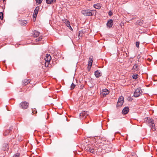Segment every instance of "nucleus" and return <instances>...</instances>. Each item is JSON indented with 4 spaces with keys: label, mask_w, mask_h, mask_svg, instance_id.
<instances>
[{
    "label": "nucleus",
    "mask_w": 157,
    "mask_h": 157,
    "mask_svg": "<svg viewBox=\"0 0 157 157\" xmlns=\"http://www.w3.org/2000/svg\"><path fill=\"white\" fill-rule=\"evenodd\" d=\"M94 7L97 9H99L101 7V4L99 3H97L96 4H94Z\"/></svg>",
    "instance_id": "22"
},
{
    "label": "nucleus",
    "mask_w": 157,
    "mask_h": 157,
    "mask_svg": "<svg viewBox=\"0 0 157 157\" xmlns=\"http://www.w3.org/2000/svg\"><path fill=\"white\" fill-rule=\"evenodd\" d=\"M0 18L1 20H2L3 18V14L2 12L0 13Z\"/></svg>",
    "instance_id": "29"
},
{
    "label": "nucleus",
    "mask_w": 157,
    "mask_h": 157,
    "mask_svg": "<svg viewBox=\"0 0 157 157\" xmlns=\"http://www.w3.org/2000/svg\"><path fill=\"white\" fill-rule=\"evenodd\" d=\"M45 62H50L51 60V57L50 54H47L45 56Z\"/></svg>",
    "instance_id": "10"
},
{
    "label": "nucleus",
    "mask_w": 157,
    "mask_h": 157,
    "mask_svg": "<svg viewBox=\"0 0 157 157\" xmlns=\"http://www.w3.org/2000/svg\"><path fill=\"white\" fill-rule=\"evenodd\" d=\"M144 21L141 19L138 20L135 23V25L137 26H142L144 24Z\"/></svg>",
    "instance_id": "9"
},
{
    "label": "nucleus",
    "mask_w": 157,
    "mask_h": 157,
    "mask_svg": "<svg viewBox=\"0 0 157 157\" xmlns=\"http://www.w3.org/2000/svg\"><path fill=\"white\" fill-rule=\"evenodd\" d=\"M87 150L89 151L90 152L93 153L94 152V150L92 147H88L87 149Z\"/></svg>",
    "instance_id": "21"
},
{
    "label": "nucleus",
    "mask_w": 157,
    "mask_h": 157,
    "mask_svg": "<svg viewBox=\"0 0 157 157\" xmlns=\"http://www.w3.org/2000/svg\"><path fill=\"white\" fill-rule=\"evenodd\" d=\"M40 8L39 6L36 7L35 9L33 14V21H35L36 20V18L37 16V15L38 13V11L39 10Z\"/></svg>",
    "instance_id": "5"
},
{
    "label": "nucleus",
    "mask_w": 157,
    "mask_h": 157,
    "mask_svg": "<svg viewBox=\"0 0 157 157\" xmlns=\"http://www.w3.org/2000/svg\"><path fill=\"white\" fill-rule=\"evenodd\" d=\"M33 36H34V37H37L39 36V35L40 34V33L38 31H36V30H34L33 32Z\"/></svg>",
    "instance_id": "17"
},
{
    "label": "nucleus",
    "mask_w": 157,
    "mask_h": 157,
    "mask_svg": "<svg viewBox=\"0 0 157 157\" xmlns=\"http://www.w3.org/2000/svg\"><path fill=\"white\" fill-rule=\"evenodd\" d=\"M81 87H83V86H81Z\"/></svg>",
    "instance_id": "40"
},
{
    "label": "nucleus",
    "mask_w": 157,
    "mask_h": 157,
    "mask_svg": "<svg viewBox=\"0 0 157 157\" xmlns=\"http://www.w3.org/2000/svg\"><path fill=\"white\" fill-rule=\"evenodd\" d=\"M139 65L137 64H134L133 67V69L135 70L136 71H138L139 69Z\"/></svg>",
    "instance_id": "23"
},
{
    "label": "nucleus",
    "mask_w": 157,
    "mask_h": 157,
    "mask_svg": "<svg viewBox=\"0 0 157 157\" xmlns=\"http://www.w3.org/2000/svg\"><path fill=\"white\" fill-rule=\"evenodd\" d=\"M43 0H36V3L39 4H40Z\"/></svg>",
    "instance_id": "33"
},
{
    "label": "nucleus",
    "mask_w": 157,
    "mask_h": 157,
    "mask_svg": "<svg viewBox=\"0 0 157 157\" xmlns=\"http://www.w3.org/2000/svg\"><path fill=\"white\" fill-rule=\"evenodd\" d=\"M139 44H140V42L138 41L136 42V47L139 48Z\"/></svg>",
    "instance_id": "31"
},
{
    "label": "nucleus",
    "mask_w": 157,
    "mask_h": 157,
    "mask_svg": "<svg viewBox=\"0 0 157 157\" xmlns=\"http://www.w3.org/2000/svg\"><path fill=\"white\" fill-rule=\"evenodd\" d=\"M20 155V154L18 153L16 155H14V156H13V157H19Z\"/></svg>",
    "instance_id": "36"
},
{
    "label": "nucleus",
    "mask_w": 157,
    "mask_h": 157,
    "mask_svg": "<svg viewBox=\"0 0 157 157\" xmlns=\"http://www.w3.org/2000/svg\"><path fill=\"white\" fill-rule=\"evenodd\" d=\"M124 102V98L122 96L120 97L118 100L117 104V107H121L123 104Z\"/></svg>",
    "instance_id": "6"
},
{
    "label": "nucleus",
    "mask_w": 157,
    "mask_h": 157,
    "mask_svg": "<svg viewBox=\"0 0 157 157\" xmlns=\"http://www.w3.org/2000/svg\"><path fill=\"white\" fill-rule=\"evenodd\" d=\"M144 122L148 124L149 126H155L154 121L151 118L147 117L144 119Z\"/></svg>",
    "instance_id": "1"
},
{
    "label": "nucleus",
    "mask_w": 157,
    "mask_h": 157,
    "mask_svg": "<svg viewBox=\"0 0 157 157\" xmlns=\"http://www.w3.org/2000/svg\"><path fill=\"white\" fill-rule=\"evenodd\" d=\"M88 115V114L87 112V111H82L81 113H80L79 114V116L80 117H86V116Z\"/></svg>",
    "instance_id": "12"
},
{
    "label": "nucleus",
    "mask_w": 157,
    "mask_h": 157,
    "mask_svg": "<svg viewBox=\"0 0 157 157\" xmlns=\"http://www.w3.org/2000/svg\"><path fill=\"white\" fill-rule=\"evenodd\" d=\"M30 80L29 79H25L22 82V85L25 86L27 85L29 83Z\"/></svg>",
    "instance_id": "15"
},
{
    "label": "nucleus",
    "mask_w": 157,
    "mask_h": 157,
    "mask_svg": "<svg viewBox=\"0 0 157 157\" xmlns=\"http://www.w3.org/2000/svg\"><path fill=\"white\" fill-rule=\"evenodd\" d=\"M84 31L82 30L80 31L79 32V34L78 35V37L80 39V37L82 36L84 34Z\"/></svg>",
    "instance_id": "18"
},
{
    "label": "nucleus",
    "mask_w": 157,
    "mask_h": 157,
    "mask_svg": "<svg viewBox=\"0 0 157 157\" xmlns=\"http://www.w3.org/2000/svg\"><path fill=\"white\" fill-rule=\"evenodd\" d=\"M46 2L48 4H51L52 3H55L56 2V0H46Z\"/></svg>",
    "instance_id": "20"
},
{
    "label": "nucleus",
    "mask_w": 157,
    "mask_h": 157,
    "mask_svg": "<svg viewBox=\"0 0 157 157\" xmlns=\"http://www.w3.org/2000/svg\"><path fill=\"white\" fill-rule=\"evenodd\" d=\"M142 91L140 88H138L136 89L134 93L133 96L135 97H138L141 95Z\"/></svg>",
    "instance_id": "2"
},
{
    "label": "nucleus",
    "mask_w": 157,
    "mask_h": 157,
    "mask_svg": "<svg viewBox=\"0 0 157 157\" xmlns=\"http://www.w3.org/2000/svg\"><path fill=\"white\" fill-rule=\"evenodd\" d=\"M106 25L109 28L112 27L113 25V20L112 19L109 20L107 22Z\"/></svg>",
    "instance_id": "11"
},
{
    "label": "nucleus",
    "mask_w": 157,
    "mask_h": 157,
    "mask_svg": "<svg viewBox=\"0 0 157 157\" xmlns=\"http://www.w3.org/2000/svg\"><path fill=\"white\" fill-rule=\"evenodd\" d=\"M81 87H83V86H81Z\"/></svg>",
    "instance_id": "41"
},
{
    "label": "nucleus",
    "mask_w": 157,
    "mask_h": 157,
    "mask_svg": "<svg viewBox=\"0 0 157 157\" xmlns=\"http://www.w3.org/2000/svg\"><path fill=\"white\" fill-rule=\"evenodd\" d=\"M38 39V41H40L42 39V37L41 36H40L39 37L37 38Z\"/></svg>",
    "instance_id": "37"
},
{
    "label": "nucleus",
    "mask_w": 157,
    "mask_h": 157,
    "mask_svg": "<svg viewBox=\"0 0 157 157\" xmlns=\"http://www.w3.org/2000/svg\"><path fill=\"white\" fill-rule=\"evenodd\" d=\"M36 42L39 41H38V39L37 38L36 39Z\"/></svg>",
    "instance_id": "38"
},
{
    "label": "nucleus",
    "mask_w": 157,
    "mask_h": 157,
    "mask_svg": "<svg viewBox=\"0 0 157 157\" xmlns=\"http://www.w3.org/2000/svg\"><path fill=\"white\" fill-rule=\"evenodd\" d=\"M5 0H3V1H4Z\"/></svg>",
    "instance_id": "43"
},
{
    "label": "nucleus",
    "mask_w": 157,
    "mask_h": 157,
    "mask_svg": "<svg viewBox=\"0 0 157 157\" xmlns=\"http://www.w3.org/2000/svg\"><path fill=\"white\" fill-rule=\"evenodd\" d=\"M49 63L50 62H46L45 63V66L46 67H48V66L49 64Z\"/></svg>",
    "instance_id": "35"
},
{
    "label": "nucleus",
    "mask_w": 157,
    "mask_h": 157,
    "mask_svg": "<svg viewBox=\"0 0 157 157\" xmlns=\"http://www.w3.org/2000/svg\"><path fill=\"white\" fill-rule=\"evenodd\" d=\"M66 25L68 27H70L71 28V26H70V22L67 21V20H66Z\"/></svg>",
    "instance_id": "26"
},
{
    "label": "nucleus",
    "mask_w": 157,
    "mask_h": 157,
    "mask_svg": "<svg viewBox=\"0 0 157 157\" xmlns=\"http://www.w3.org/2000/svg\"><path fill=\"white\" fill-rule=\"evenodd\" d=\"M9 148L8 144H4L3 145V147L2 148V150L4 151H6L8 150Z\"/></svg>",
    "instance_id": "14"
},
{
    "label": "nucleus",
    "mask_w": 157,
    "mask_h": 157,
    "mask_svg": "<svg viewBox=\"0 0 157 157\" xmlns=\"http://www.w3.org/2000/svg\"><path fill=\"white\" fill-rule=\"evenodd\" d=\"M132 78L135 79H136L138 77V75L137 74H133L132 75Z\"/></svg>",
    "instance_id": "27"
},
{
    "label": "nucleus",
    "mask_w": 157,
    "mask_h": 157,
    "mask_svg": "<svg viewBox=\"0 0 157 157\" xmlns=\"http://www.w3.org/2000/svg\"><path fill=\"white\" fill-rule=\"evenodd\" d=\"M70 29L71 30H73V29H72V28L71 27V28L70 27Z\"/></svg>",
    "instance_id": "39"
},
{
    "label": "nucleus",
    "mask_w": 157,
    "mask_h": 157,
    "mask_svg": "<svg viewBox=\"0 0 157 157\" xmlns=\"http://www.w3.org/2000/svg\"><path fill=\"white\" fill-rule=\"evenodd\" d=\"M94 75L97 78L99 77L101 75V74L99 72L98 70H97L95 71Z\"/></svg>",
    "instance_id": "16"
},
{
    "label": "nucleus",
    "mask_w": 157,
    "mask_h": 157,
    "mask_svg": "<svg viewBox=\"0 0 157 157\" xmlns=\"http://www.w3.org/2000/svg\"><path fill=\"white\" fill-rule=\"evenodd\" d=\"M81 12L82 14L86 16H91L93 15L91 10H83Z\"/></svg>",
    "instance_id": "4"
},
{
    "label": "nucleus",
    "mask_w": 157,
    "mask_h": 157,
    "mask_svg": "<svg viewBox=\"0 0 157 157\" xmlns=\"http://www.w3.org/2000/svg\"><path fill=\"white\" fill-rule=\"evenodd\" d=\"M29 106V103L25 101L22 102L19 105L20 107L24 109L28 108Z\"/></svg>",
    "instance_id": "3"
},
{
    "label": "nucleus",
    "mask_w": 157,
    "mask_h": 157,
    "mask_svg": "<svg viewBox=\"0 0 157 157\" xmlns=\"http://www.w3.org/2000/svg\"><path fill=\"white\" fill-rule=\"evenodd\" d=\"M93 56H91L89 58L88 61V65L87 67V69L88 71H90L92 63L93 62Z\"/></svg>",
    "instance_id": "8"
},
{
    "label": "nucleus",
    "mask_w": 157,
    "mask_h": 157,
    "mask_svg": "<svg viewBox=\"0 0 157 157\" xmlns=\"http://www.w3.org/2000/svg\"><path fill=\"white\" fill-rule=\"evenodd\" d=\"M27 23V22L25 20L21 21V24L22 26H25V25Z\"/></svg>",
    "instance_id": "25"
},
{
    "label": "nucleus",
    "mask_w": 157,
    "mask_h": 157,
    "mask_svg": "<svg viewBox=\"0 0 157 157\" xmlns=\"http://www.w3.org/2000/svg\"><path fill=\"white\" fill-rule=\"evenodd\" d=\"M108 14L110 16H111L113 14V12L111 11H109L108 13Z\"/></svg>",
    "instance_id": "34"
},
{
    "label": "nucleus",
    "mask_w": 157,
    "mask_h": 157,
    "mask_svg": "<svg viewBox=\"0 0 157 157\" xmlns=\"http://www.w3.org/2000/svg\"><path fill=\"white\" fill-rule=\"evenodd\" d=\"M109 93V91L106 89H103L101 91V96L102 97H105Z\"/></svg>",
    "instance_id": "7"
},
{
    "label": "nucleus",
    "mask_w": 157,
    "mask_h": 157,
    "mask_svg": "<svg viewBox=\"0 0 157 157\" xmlns=\"http://www.w3.org/2000/svg\"><path fill=\"white\" fill-rule=\"evenodd\" d=\"M150 127H151V129L153 131H155L156 130V128H155V126H150Z\"/></svg>",
    "instance_id": "30"
},
{
    "label": "nucleus",
    "mask_w": 157,
    "mask_h": 157,
    "mask_svg": "<svg viewBox=\"0 0 157 157\" xmlns=\"http://www.w3.org/2000/svg\"><path fill=\"white\" fill-rule=\"evenodd\" d=\"M104 147H105L106 148L107 147L109 149L108 150H107V151H109L110 150L111 148L112 147V145L111 144H105V145H104Z\"/></svg>",
    "instance_id": "19"
},
{
    "label": "nucleus",
    "mask_w": 157,
    "mask_h": 157,
    "mask_svg": "<svg viewBox=\"0 0 157 157\" xmlns=\"http://www.w3.org/2000/svg\"><path fill=\"white\" fill-rule=\"evenodd\" d=\"M11 131V130H6L5 132L4 133L3 135L5 136H6L9 135L10 131Z\"/></svg>",
    "instance_id": "24"
},
{
    "label": "nucleus",
    "mask_w": 157,
    "mask_h": 157,
    "mask_svg": "<svg viewBox=\"0 0 157 157\" xmlns=\"http://www.w3.org/2000/svg\"><path fill=\"white\" fill-rule=\"evenodd\" d=\"M37 113V111L36 110V109H33V113L34 114H36Z\"/></svg>",
    "instance_id": "32"
},
{
    "label": "nucleus",
    "mask_w": 157,
    "mask_h": 157,
    "mask_svg": "<svg viewBox=\"0 0 157 157\" xmlns=\"http://www.w3.org/2000/svg\"><path fill=\"white\" fill-rule=\"evenodd\" d=\"M81 87H83V86H81Z\"/></svg>",
    "instance_id": "42"
},
{
    "label": "nucleus",
    "mask_w": 157,
    "mask_h": 157,
    "mask_svg": "<svg viewBox=\"0 0 157 157\" xmlns=\"http://www.w3.org/2000/svg\"><path fill=\"white\" fill-rule=\"evenodd\" d=\"M129 111V109L128 107H126L124 108L122 111V113L124 114L128 113Z\"/></svg>",
    "instance_id": "13"
},
{
    "label": "nucleus",
    "mask_w": 157,
    "mask_h": 157,
    "mask_svg": "<svg viewBox=\"0 0 157 157\" xmlns=\"http://www.w3.org/2000/svg\"><path fill=\"white\" fill-rule=\"evenodd\" d=\"M75 85L73 83H72L71 86V90H73L75 87Z\"/></svg>",
    "instance_id": "28"
}]
</instances>
